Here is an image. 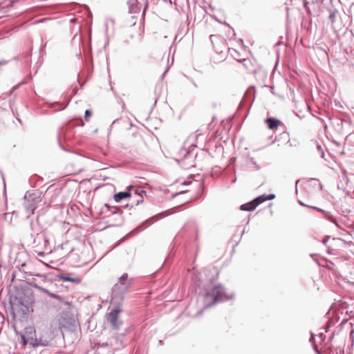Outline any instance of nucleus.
<instances>
[{
    "instance_id": "nucleus-1",
    "label": "nucleus",
    "mask_w": 354,
    "mask_h": 354,
    "mask_svg": "<svg viewBox=\"0 0 354 354\" xmlns=\"http://www.w3.org/2000/svg\"><path fill=\"white\" fill-rule=\"evenodd\" d=\"M132 189H134L135 194H137L140 197V199L137 200L136 205H138L140 203H142L143 198L141 195V193L145 194L146 193L145 191H144L142 189H134V187L131 186V185L127 187V191L120 192L115 194L114 196H113L114 201L116 203H120L123 199H127V198H131L132 196V194L131 193V190H132Z\"/></svg>"
},
{
    "instance_id": "nucleus-2",
    "label": "nucleus",
    "mask_w": 354,
    "mask_h": 354,
    "mask_svg": "<svg viewBox=\"0 0 354 354\" xmlns=\"http://www.w3.org/2000/svg\"><path fill=\"white\" fill-rule=\"evenodd\" d=\"M274 198H275V195L272 194H269L268 196L261 195V196L257 197L253 201H252L249 203L243 204L240 208L243 211H252V210L255 209V208L261 203H262L266 201H268V200H272Z\"/></svg>"
},
{
    "instance_id": "nucleus-3",
    "label": "nucleus",
    "mask_w": 354,
    "mask_h": 354,
    "mask_svg": "<svg viewBox=\"0 0 354 354\" xmlns=\"http://www.w3.org/2000/svg\"><path fill=\"white\" fill-rule=\"evenodd\" d=\"M75 319L73 314L68 312L62 313L58 319L59 328L62 330L63 328H69L74 325Z\"/></svg>"
},
{
    "instance_id": "nucleus-4",
    "label": "nucleus",
    "mask_w": 354,
    "mask_h": 354,
    "mask_svg": "<svg viewBox=\"0 0 354 354\" xmlns=\"http://www.w3.org/2000/svg\"><path fill=\"white\" fill-rule=\"evenodd\" d=\"M209 295L212 296L214 299V303H216L217 301L222 299L225 297V289L224 287L221 285L215 286L210 294H207L206 296Z\"/></svg>"
},
{
    "instance_id": "nucleus-5",
    "label": "nucleus",
    "mask_w": 354,
    "mask_h": 354,
    "mask_svg": "<svg viewBox=\"0 0 354 354\" xmlns=\"http://www.w3.org/2000/svg\"><path fill=\"white\" fill-rule=\"evenodd\" d=\"M120 313V310L118 308L113 309L108 314V320L110 322L111 325L114 329H118L119 327L118 324V317L119 313Z\"/></svg>"
},
{
    "instance_id": "nucleus-6",
    "label": "nucleus",
    "mask_w": 354,
    "mask_h": 354,
    "mask_svg": "<svg viewBox=\"0 0 354 354\" xmlns=\"http://www.w3.org/2000/svg\"><path fill=\"white\" fill-rule=\"evenodd\" d=\"M266 123L267 124L268 128L272 130L277 129L280 124V122L273 118H267L266 120Z\"/></svg>"
},
{
    "instance_id": "nucleus-7",
    "label": "nucleus",
    "mask_w": 354,
    "mask_h": 354,
    "mask_svg": "<svg viewBox=\"0 0 354 354\" xmlns=\"http://www.w3.org/2000/svg\"><path fill=\"white\" fill-rule=\"evenodd\" d=\"M58 277L63 281H68L74 283H80L82 282V279L80 277L73 278L65 274H59Z\"/></svg>"
},
{
    "instance_id": "nucleus-8",
    "label": "nucleus",
    "mask_w": 354,
    "mask_h": 354,
    "mask_svg": "<svg viewBox=\"0 0 354 354\" xmlns=\"http://www.w3.org/2000/svg\"><path fill=\"white\" fill-rule=\"evenodd\" d=\"M190 156V152L183 149L176 155V159L177 161H183L184 159L189 158Z\"/></svg>"
},
{
    "instance_id": "nucleus-9",
    "label": "nucleus",
    "mask_w": 354,
    "mask_h": 354,
    "mask_svg": "<svg viewBox=\"0 0 354 354\" xmlns=\"http://www.w3.org/2000/svg\"><path fill=\"white\" fill-rule=\"evenodd\" d=\"M337 15H338V11L336 9H334V10L330 11V15L328 16V18L332 24H333L335 23Z\"/></svg>"
},
{
    "instance_id": "nucleus-10",
    "label": "nucleus",
    "mask_w": 354,
    "mask_h": 354,
    "mask_svg": "<svg viewBox=\"0 0 354 354\" xmlns=\"http://www.w3.org/2000/svg\"><path fill=\"white\" fill-rule=\"evenodd\" d=\"M8 64H10V65H18V64H20L18 62V59L17 58H14L12 59L9 60V61H6V60L0 61V66L1 65Z\"/></svg>"
},
{
    "instance_id": "nucleus-11",
    "label": "nucleus",
    "mask_w": 354,
    "mask_h": 354,
    "mask_svg": "<svg viewBox=\"0 0 354 354\" xmlns=\"http://www.w3.org/2000/svg\"><path fill=\"white\" fill-rule=\"evenodd\" d=\"M91 116V112L89 110L85 111V120L88 121Z\"/></svg>"
},
{
    "instance_id": "nucleus-12",
    "label": "nucleus",
    "mask_w": 354,
    "mask_h": 354,
    "mask_svg": "<svg viewBox=\"0 0 354 354\" xmlns=\"http://www.w3.org/2000/svg\"><path fill=\"white\" fill-rule=\"evenodd\" d=\"M21 344L24 346H25L27 344V340L26 339V337L24 334L21 335Z\"/></svg>"
},
{
    "instance_id": "nucleus-13",
    "label": "nucleus",
    "mask_w": 354,
    "mask_h": 354,
    "mask_svg": "<svg viewBox=\"0 0 354 354\" xmlns=\"http://www.w3.org/2000/svg\"><path fill=\"white\" fill-rule=\"evenodd\" d=\"M214 39H219V37L218 35H211L209 36V39H210V41H212V44L214 43Z\"/></svg>"
},
{
    "instance_id": "nucleus-14",
    "label": "nucleus",
    "mask_w": 354,
    "mask_h": 354,
    "mask_svg": "<svg viewBox=\"0 0 354 354\" xmlns=\"http://www.w3.org/2000/svg\"><path fill=\"white\" fill-rule=\"evenodd\" d=\"M128 277L127 274H124L120 278V282L122 283L123 281L127 280Z\"/></svg>"
},
{
    "instance_id": "nucleus-15",
    "label": "nucleus",
    "mask_w": 354,
    "mask_h": 354,
    "mask_svg": "<svg viewBox=\"0 0 354 354\" xmlns=\"http://www.w3.org/2000/svg\"><path fill=\"white\" fill-rule=\"evenodd\" d=\"M250 62V61L249 59H243V61H242L241 62H242V64H243V65L244 66H246L248 64V63H249Z\"/></svg>"
},
{
    "instance_id": "nucleus-16",
    "label": "nucleus",
    "mask_w": 354,
    "mask_h": 354,
    "mask_svg": "<svg viewBox=\"0 0 354 354\" xmlns=\"http://www.w3.org/2000/svg\"><path fill=\"white\" fill-rule=\"evenodd\" d=\"M100 55L105 59L106 62H107V57L104 53H101Z\"/></svg>"
},
{
    "instance_id": "nucleus-17",
    "label": "nucleus",
    "mask_w": 354,
    "mask_h": 354,
    "mask_svg": "<svg viewBox=\"0 0 354 354\" xmlns=\"http://www.w3.org/2000/svg\"><path fill=\"white\" fill-rule=\"evenodd\" d=\"M54 297H55L56 299H57V300H59V301H62V299H61V297H60L59 296L56 295V296H54Z\"/></svg>"
},
{
    "instance_id": "nucleus-18",
    "label": "nucleus",
    "mask_w": 354,
    "mask_h": 354,
    "mask_svg": "<svg viewBox=\"0 0 354 354\" xmlns=\"http://www.w3.org/2000/svg\"><path fill=\"white\" fill-rule=\"evenodd\" d=\"M64 304H65L66 305L68 306H71V302H68V301H64Z\"/></svg>"
},
{
    "instance_id": "nucleus-19",
    "label": "nucleus",
    "mask_w": 354,
    "mask_h": 354,
    "mask_svg": "<svg viewBox=\"0 0 354 354\" xmlns=\"http://www.w3.org/2000/svg\"><path fill=\"white\" fill-rule=\"evenodd\" d=\"M185 166H187L188 167H194V165L192 163H189V164L186 165Z\"/></svg>"
},
{
    "instance_id": "nucleus-20",
    "label": "nucleus",
    "mask_w": 354,
    "mask_h": 354,
    "mask_svg": "<svg viewBox=\"0 0 354 354\" xmlns=\"http://www.w3.org/2000/svg\"><path fill=\"white\" fill-rule=\"evenodd\" d=\"M76 21L75 18H73L71 19V22L74 23Z\"/></svg>"
},
{
    "instance_id": "nucleus-21",
    "label": "nucleus",
    "mask_w": 354,
    "mask_h": 354,
    "mask_svg": "<svg viewBox=\"0 0 354 354\" xmlns=\"http://www.w3.org/2000/svg\"><path fill=\"white\" fill-rule=\"evenodd\" d=\"M320 53L322 54H326V52L324 50H320Z\"/></svg>"
},
{
    "instance_id": "nucleus-22",
    "label": "nucleus",
    "mask_w": 354,
    "mask_h": 354,
    "mask_svg": "<svg viewBox=\"0 0 354 354\" xmlns=\"http://www.w3.org/2000/svg\"><path fill=\"white\" fill-rule=\"evenodd\" d=\"M77 56H81V53L80 52L78 54H77Z\"/></svg>"
},
{
    "instance_id": "nucleus-23",
    "label": "nucleus",
    "mask_w": 354,
    "mask_h": 354,
    "mask_svg": "<svg viewBox=\"0 0 354 354\" xmlns=\"http://www.w3.org/2000/svg\"><path fill=\"white\" fill-rule=\"evenodd\" d=\"M278 64V62H277L276 64L274 65V67H277Z\"/></svg>"
},
{
    "instance_id": "nucleus-24",
    "label": "nucleus",
    "mask_w": 354,
    "mask_h": 354,
    "mask_svg": "<svg viewBox=\"0 0 354 354\" xmlns=\"http://www.w3.org/2000/svg\"><path fill=\"white\" fill-rule=\"evenodd\" d=\"M13 2H14V1H11V3L10 5V6H12V4Z\"/></svg>"
}]
</instances>
